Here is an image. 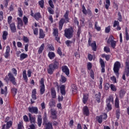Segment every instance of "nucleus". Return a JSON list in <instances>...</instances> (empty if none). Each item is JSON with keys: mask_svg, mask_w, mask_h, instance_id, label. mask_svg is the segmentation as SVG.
Returning <instances> with one entry per match:
<instances>
[{"mask_svg": "<svg viewBox=\"0 0 129 129\" xmlns=\"http://www.w3.org/2000/svg\"><path fill=\"white\" fill-rule=\"evenodd\" d=\"M69 16V12L67 11L66 13L64 14L63 17L64 19L62 18L59 22V30H62V28H63V25H64V23L67 24V23H69V18L68 17Z\"/></svg>", "mask_w": 129, "mask_h": 129, "instance_id": "nucleus-1", "label": "nucleus"}, {"mask_svg": "<svg viewBox=\"0 0 129 129\" xmlns=\"http://www.w3.org/2000/svg\"><path fill=\"white\" fill-rule=\"evenodd\" d=\"M74 33V30L73 27L70 28H67L64 30V36L67 39H71L73 37V33Z\"/></svg>", "mask_w": 129, "mask_h": 129, "instance_id": "nucleus-2", "label": "nucleus"}, {"mask_svg": "<svg viewBox=\"0 0 129 129\" xmlns=\"http://www.w3.org/2000/svg\"><path fill=\"white\" fill-rule=\"evenodd\" d=\"M129 75V60H126L125 62V71L122 76V79L125 80V76L128 77Z\"/></svg>", "mask_w": 129, "mask_h": 129, "instance_id": "nucleus-3", "label": "nucleus"}, {"mask_svg": "<svg viewBox=\"0 0 129 129\" xmlns=\"http://www.w3.org/2000/svg\"><path fill=\"white\" fill-rule=\"evenodd\" d=\"M44 81L45 80H44V78H41L39 81V89L41 95H43V94L45 93V84H44Z\"/></svg>", "mask_w": 129, "mask_h": 129, "instance_id": "nucleus-4", "label": "nucleus"}, {"mask_svg": "<svg viewBox=\"0 0 129 129\" xmlns=\"http://www.w3.org/2000/svg\"><path fill=\"white\" fill-rule=\"evenodd\" d=\"M119 68H120V62L119 61H116L114 64L113 71L117 76L119 75L118 71H119Z\"/></svg>", "mask_w": 129, "mask_h": 129, "instance_id": "nucleus-5", "label": "nucleus"}, {"mask_svg": "<svg viewBox=\"0 0 129 129\" xmlns=\"http://www.w3.org/2000/svg\"><path fill=\"white\" fill-rule=\"evenodd\" d=\"M114 40V37L112 35H111L109 36L108 40L107 41V43L108 44L111 43V46L113 49H114L115 48V46H116V41H115Z\"/></svg>", "mask_w": 129, "mask_h": 129, "instance_id": "nucleus-6", "label": "nucleus"}, {"mask_svg": "<svg viewBox=\"0 0 129 129\" xmlns=\"http://www.w3.org/2000/svg\"><path fill=\"white\" fill-rule=\"evenodd\" d=\"M8 80H9V81H10V82H11V83H12L13 85H15V86H17V84L16 81V78L14 77V75L12 74L11 73H9L8 74Z\"/></svg>", "mask_w": 129, "mask_h": 129, "instance_id": "nucleus-7", "label": "nucleus"}, {"mask_svg": "<svg viewBox=\"0 0 129 129\" xmlns=\"http://www.w3.org/2000/svg\"><path fill=\"white\" fill-rule=\"evenodd\" d=\"M61 70L63 72V73H65L66 75L67 76H68L69 74H70V71L69 70V69L68 68V67L66 66H63L61 67Z\"/></svg>", "mask_w": 129, "mask_h": 129, "instance_id": "nucleus-8", "label": "nucleus"}, {"mask_svg": "<svg viewBox=\"0 0 129 129\" xmlns=\"http://www.w3.org/2000/svg\"><path fill=\"white\" fill-rule=\"evenodd\" d=\"M28 110L29 112H31V113H35V114H37L38 113L37 107H28Z\"/></svg>", "mask_w": 129, "mask_h": 129, "instance_id": "nucleus-9", "label": "nucleus"}, {"mask_svg": "<svg viewBox=\"0 0 129 129\" xmlns=\"http://www.w3.org/2000/svg\"><path fill=\"white\" fill-rule=\"evenodd\" d=\"M55 69H56L54 68L52 64H49V67H48V69H47V73H48V74H50V75L53 74V72H54V70Z\"/></svg>", "mask_w": 129, "mask_h": 129, "instance_id": "nucleus-10", "label": "nucleus"}, {"mask_svg": "<svg viewBox=\"0 0 129 129\" xmlns=\"http://www.w3.org/2000/svg\"><path fill=\"white\" fill-rule=\"evenodd\" d=\"M11 51V47H10V46H7L6 47V51L5 53V57L6 58H9V56H10V52Z\"/></svg>", "mask_w": 129, "mask_h": 129, "instance_id": "nucleus-11", "label": "nucleus"}, {"mask_svg": "<svg viewBox=\"0 0 129 129\" xmlns=\"http://www.w3.org/2000/svg\"><path fill=\"white\" fill-rule=\"evenodd\" d=\"M18 20V29L21 30V28L23 27V20L20 18H17Z\"/></svg>", "mask_w": 129, "mask_h": 129, "instance_id": "nucleus-12", "label": "nucleus"}, {"mask_svg": "<svg viewBox=\"0 0 129 129\" xmlns=\"http://www.w3.org/2000/svg\"><path fill=\"white\" fill-rule=\"evenodd\" d=\"M37 91L36 89H34L32 90V95H31V97L33 100H36L37 99Z\"/></svg>", "mask_w": 129, "mask_h": 129, "instance_id": "nucleus-13", "label": "nucleus"}, {"mask_svg": "<svg viewBox=\"0 0 129 129\" xmlns=\"http://www.w3.org/2000/svg\"><path fill=\"white\" fill-rule=\"evenodd\" d=\"M83 114L86 116H88L89 115V109H88V106H85L83 108Z\"/></svg>", "mask_w": 129, "mask_h": 129, "instance_id": "nucleus-14", "label": "nucleus"}, {"mask_svg": "<svg viewBox=\"0 0 129 129\" xmlns=\"http://www.w3.org/2000/svg\"><path fill=\"white\" fill-rule=\"evenodd\" d=\"M10 27L13 33H16L17 32V29L16 28V25H15V23H12L10 24Z\"/></svg>", "mask_w": 129, "mask_h": 129, "instance_id": "nucleus-15", "label": "nucleus"}, {"mask_svg": "<svg viewBox=\"0 0 129 129\" xmlns=\"http://www.w3.org/2000/svg\"><path fill=\"white\" fill-rule=\"evenodd\" d=\"M100 98H101V94L100 93V92H98L95 95V99L98 103H100Z\"/></svg>", "mask_w": 129, "mask_h": 129, "instance_id": "nucleus-16", "label": "nucleus"}, {"mask_svg": "<svg viewBox=\"0 0 129 129\" xmlns=\"http://www.w3.org/2000/svg\"><path fill=\"white\" fill-rule=\"evenodd\" d=\"M39 39H44L45 38V34L44 33V31H43L42 29H39Z\"/></svg>", "mask_w": 129, "mask_h": 129, "instance_id": "nucleus-17", "label": "nucleus"}, {"mask_svg": "<svg viewBox=\"0 0 129 129\" xmlns=\"http://www.w3.org/2000/svg\"><path fill=\"white\" fill-rule=\"evenodd\" d=\"M53 61V64H52V67L55 69H58V66H59V62H58L56 59H54Z\"/></svg>", "mask_w": 129, "mask_h": 129, "instance_id": "nucleus-18", "label": "nucleus"}, {"mask_svg": "<svg viewBox=\"0 0 129 129\" xmlns=\"http://www.w3.org/2000/svg\"><path fill=\"white\" fill-rule=\"evenodd\" d=\"M113 103V97L111 95L109 96L108 98L106 100V103Z\"/></svg>", "mask_w": 129, "mask_h": 129, "instance_id": "nucleus-19", "label": "nucleus"}, {"mask_svg": "<svg viewBox=\"0 0 129 129\" xmlns=\"http://www.w3.org/2000/svg\"><path fill=\"white\" fill-rule=\"evenodd\" d=\"M29 120L31 123H35V121L36 120V118L32 116V114L29 113L28 114Z\"/></svg>", "mask_w": 129, "mask_h": 129, "instance_id": "nucleus-20", "label": "nucleus"}, {"mask_svg": "<svg viewBox=\"0 0 129 129\" xmlns=\"http://www.w3.org/2000/svg\"><path fill=\"white\" fill-rule=\"evenodd\" d=\"M60 93L62 95H65L66 94V92H65V85H62L60 86Z\"/></svg>", "mask_w": 129, "mask_h": 129, "instance_id": "nucleus-21", "label": "nucleus"}, {"mask_svg": "<svg viewBox=\"0 0 129 129\" xmlns=\"http://www.w3.org/2000/svg\"><path fill=\"white\" fill-rule=\"evenodd\" d=\"M37 123L38 126L39 127H41V125L42 124V116H41V115H39L38 116Z\"/></svg>", "mask_w": 129, "mask_h": 129, "instance_id": "nucleus-22", "label": "nucleus"}, {"mask_svg": "<svg viewBox=\"0 0 129 129\" xmlns=\"http://www.w3.org/2000/svg\"><path fill=\"white\" fill-rule=\"evenodd\" d=\"M48 56L49 57L50 60H53L55 58V53L53 52H49L48 53Z\"/></svg>", "mask_w": 129, "mask_h": 129, "instance_id": "nucleus-23", "label": "nucleus"}, {"mask_svg": "<svg viewBox=\"0 0 129 129\" xmlns=\"http://www.w3.org/2000/svg\"><path fill=\"white\" fill-rule=\"evenodd\" d=\"M87 100H88V94H84L83 98V103H86L87 102Z\"/></svg>", "mask_w": 129, "mask_h": 129, "instance_id": "nucleus-24", "label": "nucleus"}, {"mask_svg": "<svg viewBox=\"0 0 129 129\" xmlns=\"http://www.w3.org/2000/svg\"><path fill=\"white\" fill-rule=\"evenodd\" d=\"M51 94L52 98H56V91L55 90V88H52L51 89Z\"/></svg>", "mask_w": 129, "mask_h": 129, "instance_id": "nucleus-25", "label": "nucleus"}, {"mask_svg": "<svg viewBox=\"0 0 129 129\" xmlns=\"http://www.w3.org/2000/svg\"><path fill=\"white\" fill-rule=\"evenodd\" d=\"M72 92L74 93V94H75V93H77V87H76V85L75 84L72 85Z\"/></svg>", "mask_w": 129, "mask_h": 129, "instance_id": "nucleus-26", "label": "nucleus"}, {"mask_svg": "<svg viewBox=\"0 0 129 129\" xmlns=\"http://www.w3.org/2000/svg\"><path fill=\"white\" fill-rule=\"evenodd\" d=\"M106 110L107 111H109L112 109V107L111 106V104L109 103H106V107L105 108Z\"/></svg>", "mask_w": 129, "mask_h": 129, "instance_id": "nucleus-27", "label": "nucleus"}, {"mask_svg": "<svg viewBox=\"0 0 129 129\" xmlns=\"http://www.w3.org/2000/svg\"><path fill=\"white\" fill-rule=\"evenodd\" d=\"M115 107H116V108H119V100H118L117 97H116L115 100Z\"/></svg>", "mask_w": 129, "mask_h": 129, "instance_id": "nucleus-28", "label": "nucleus"}, {"mask_svg": "<svg viewBox=\"0 0 129 129\" xmlns=\"http://www.w3.org/2000/svg\"><path fill=\"white\" fill-rule=\"evenodd\" d=\"M125 94V91L124 90H121L119 92V96L120 98H122Z\"/></svg>", "mask_w": 129, "mask_h": 129, "instance_id": "nucleus-29", "label": "nucleus"}, {"mask_svg": "<svg viewBox=\"0 0 129 129\" xmlns=\"http://www.w3.org/2000/svg\"><path fill=\"white\" fill-rule=\"evenodd\" d=\"M55 100H54L53 99H51L49 101V106H50V107H55Z\"/></svg>", "mask_w": 129, "mask_h": 129, "instance_id": "nucleus-30", "label": "nucleus"}, {"mask_svg": "<svg viewBox=\"0 0 129 129\" xmlns=\"http://www.w3.org/2000/svg\"><path fill=\"white\" fill-rule=\"evenodd\" d=\"M44 48H45V44L42 43L38 50V54H41L42 52H43V50H44Z\"/></svg>", "mask_w": 129, "mask_h": 129, "instance_id": "nucleus-31", "label": "nucleus"}, {"mask_svg": "<svg viewBox=\"0 0 129 129\" xmlns=\"http://www.w3.org/2000/svg\"><path fill=\"white\" fill-rule=\"evenodd\" d=\"M32 28L33 30L34 35H35V36H38V28H35V27H34V26H32Z\"/></svg>", "mask_w": 129, "mask_h": 129, "instance_id": "nucleus-32", "label": "nucleus"}, {"mask_svg": "<svg viewBox=\"0 0 129 129\" xmlns=\"http://www.w3.org/2000/svg\"><path fill=\"white\" fill-rule=\"evenodd\" d=\"M26 58H28V54L23 53L20 55L21 61H22V60H24V59H26Z\"/></svg>", "mask_w": 129, "mask_h": 129, "instance_id": "nucleus-33", "label": "nucleus"}, {"mask_svg": "<svg viewBox=\"0 0 129 129\" xmlns=\"http://www.w3.org/2000/svg\"><path fill=\"white\" fill-rule=\"evenodd\" d=\"M102 58H105L106 61H109L110 59V56L109 55H106L105 54H103L101 55Z\"/></svg>", "mask_w": 129, "mask_h": 129, "instance_id": "nucleus-34", "label": "nucleus"}, {"mask_svg": "<svg viewBox=\"0 0 129 129\" xmlns=\"http://www.w3.org/2000/svg\"><path fill=\"white\" fill-rule=\"evenodd\" d=\"M13 125V121H9L8 122H7L6 124V129H9L11 126Z\"/></svg>", "mask_w": 129, "mask_h": 129, "instance_id": "nucleus-35", "label": "nucleus"}, {"mask_svg": "<svg viewBox=\"0 0 129 129\" xmlns=\"http://www.w3.org/2000/svg\"><path fill=\"white\" fill-rule=\"evenodd\" d=\"M60 81L61 82V83H65V82L67 81V78H66V77H65L64 76L61 75Z\"/></svg>", "mask_w": 129, "mask_h": 129, "instance_id": "nucleus-36", "label": "nucleus"}, {"mask_svg": "<svg viewBox=\"0 0 129 129\" xmlns=\"http://www.w3.org/2000/svg\"><path fill=\"white\" fill-rule=\"evenodd\" d=\"M50 113L52 115H57V111L56 109L54 108L50 109Z\"/></svg>", "mask_w": 129, "mask_h": 129, "instance_id": "nucleus-37", "label": "nucleus"}, {"mask_svg": "<svg viewBox=\"0 0 129 129\" xmlns=\"http://www.w3.org/2000/svg\"><path fill=\"white\" fill-rule=\"evenodd\" d=\"M91 46L93 51H96V42L95 41H93V42L91 44Z\"/></svg>", "mask_w": 129, "mask_h": 129, "instance_id": "nucleus-38", "label": "nucleus"}, {"mask_svg": "<svg viewBox=\"0 0 129 129\" xmlns=\"http://www.w3.org/2000/svg\"><path fill=\"white\" fill-rule=\"evenodd\" d=\"M23 78H24L25 81H26V82H28V78L27 77V73H26V71H23Z\"/></svg>", "mask_w": 129, "mask_h": 129, "instance_id": "nucleus-39", "label": "nucleus"}, {"mask_svg": "<svg viewBox=\"0 0 129 129\" xmlns=\"http://www.w3.org/2000/svg\"><path fill=\"white\" fill-rule=\"evenodd\" d=\"M109 6H110V1L106 0V4L105 5V9H106V10H108V8H109Z\"/></svg>", "mask_w": 129, "mask_h": 129, "instance_id": "nucleus-40", "label": "nucleus"}, {"mask_svg": "<svg viewBox=\"0 0 129 129\" xmlns=\"http://www.w3.org/2000/svg\"><path fill=\"white\" fill-rule=\"evenodd\" d=\"M96 119H97V121L99 122V123H102V115H100L99 116H97Z\"/></svg>", "mask_w": 129, "mask_h": 129, "instance_id": "nucleus-41", "label": "nucleus"}, {"mask_svg": "<svg viewBox=\"0 0 129 129\" xmlns=\"http://www.w3.org/2000/svg\"><path fill=\"white\" fill-rule=\"evenodd\" d=\"M41 18V14L40 13H36L34 15V18L35 20H38Z\"/></svg>", "mask_w": 129, "mask_h": 129, "instance_id": "nucleus-42", "label": "nucleus"}, {"mask_svg": "<svg viewBox=\"0 0 129 129\" xmlns=\"http://www.w3.org/2000/svg\"><path fill=\"white\" fill-rule=\"evenodd\" d=\"M43 122L44 123H46L48 122V118H47V113L46 112L44 113V116H43Z\"/></svg>", "mask_w": 129, "mask_h": 129, "instance_id": "nucleus-43", "label": "nucleus"}, {"mask_svg": "<svg viewBox=\"0 0 129 129\" xmlns=\"http://www.w3.org/2000/svg\"><path fill=\"white\" fill-rule=\"evenodd\" d=\"M100 64H101V68H105V64L104 63V61H103L102 58L100 59Z\"/></svg>", "mask_w": 129, "mask_h": 129, "instance_id": "nucleus-44", "label": "nucleus"}, {"mask_svg": "<svg viewBox=\"0 0 129 129\" xmlns=\"http://www.w3.org/2000/svg\"><path fill=\"white\" fill-rule=\"evenodd\" d=\"M98 24V22H96L95 23V29H96V30H97V31H100L101 30V28H100V27L99 26H97V25Z\"/></svg>", "mask_w": 129, "mask_h": 129, "instance_id": "nucleus-45", "label": "nucleus"}, {"mask_svg": "<svg viewBox=\"0 0 129 129\" xmlns=\"http://www.w3.org/2000/svg\"><path fill=\"white\" fill-rule=\"evenodd\" d=\"M53 35L54 36V37L59 36V33H58V29H53Z\"/></svg>", "mask_w": 129, "mask_h": 129, "instance_id": "nucleus-46", "label": "nucleus"}, {"mask_svg": "<svg viewBox=\"0 0 129 129\" xmlns=\"http://www.w3.org/2000/svg\"><path fill=\"white\" fill-rule=\"evenodd\" d=\"M45 124L46 125V127H48L49 128H52V127H53V126L52 125V123L50 122H47L46 123H45Z\"/></svg>", "mask_w": 129, "mask_h": 129, "instance_id": "nucleus-47", "label": "nucleus"}, {"mask_svg": "<svg viewBox=\"0 0 129 129\" xmlns=\"http://www.w3.org/2000/svg\"><path fill=\"white\" fill-rule=\"evenodd\" d=\"M110 89L112 91H116V88L115 87V86L113 84H111L110 85Z\"/></svg>", "mask_w": 129, "mask_h": 129, "instance_id": "nucleus-48", "label": "nucleus"}, {"mask_svg": "<svg viewBox=\"0 0 129 129\" xmlns=\"http://www.w3.org/2000/svg\"><path fill=\"white\" fill-rule=\"evenodd\" d=\"M7 36H8V32L4 31L3 35V40H7Z\"/></svg>", "mask_w": 129, "mask_h": 129, "instance_id": "nucleus-49", "label": "nucleus"}, {"mask_svg": "<svg viewBox=\"0 0 129 129\" xmlns=\"http://www.w3.org/2000/svg\"><path fill=\"white\" fill-rule=\"evenodd\" d=\"M39 5L40 8L43 9V8H44V0H41L40 1H39Z\"/></svg>", "mask_w": 129, "mask_h": 129, "instance_id": "nucleus-50", "label": "nucleus"}, {"mask_svg": "<svg viewBox=\"0 0 129 129\" xmlns=\"http://www.w3.org/2000/svg\"><path fill=\"white\" fill-rule=\"evenodd\" d=\"M120 112H119V109H117L116 110V115L117 119H119V116H120Z\"/></svg>", "mask_w": 129, "mask_h": 129, "instance_id": "nucleus-51", "label": "nucleus"}, {"mask_svg": "<svg viewBox=\"0 0 129 129\" xmlns=\"http://www.w3.org/2000/svg\"><path fill=\"white\" fill-rule=\"evenodd\" d=\"M48 48L49 51H54L55 50V49L54 48V47H53V45H52V44H48Z\"/></svg>", "mask_w": 129, "mask_h": 129, "instance_id": "nucleus-52", "label": "nucleus"}, {"mask_svg": "<svg viewBox=\"0 0 129 129\" xmlns=\"http://www.w3.org/2000/svg\"><path fill=\"white\" fill-rule=\"evenodd\" d=\"M72 43H73V41L70 40H67L66 41V44L68 47H69L71 45V44H72Z\"/></svg>", "mask_w": 129, "mask_h": 129, "instance_id": "nucleus-53", "label": "nucleus"}, {"mask_svg": "<svg viewBox=\"0 0 129 129\" xmlns=\"http://www.w3.org/2000/svg\"><path fill=\"white\" fill-rule=\"evenodd\" d=\"M48 4L51 9H54V4H53V1L52 0H49L48 1Z\"/></svg>", "mask_w": 129, "mask_h": 129, "instance_id": "nucleus-54", "label": "nucleus"}, {"mask_svg": "<svg viewBox=\"0 0 129 129\" xmlns=\"http://www.w3.org/2000/svg\"><path fill=\"white\" fill-rule=\"evenodd\" d=\"M48 12L50 14V15H54V10L52 9L51 8H48Z\"/></svg>", "mask_w": 129, "mask_h": 129, "instance_id": "nucleus-55", "label": "nucleus"}, {"mask_svg": "<svg viewBox=\"0 0 129 129\" xmlns=\"http://www.w3.org/2000/svg\"><path fill=\"white\" fill-rule=\"evenodd\" d=\"M82 12L84 15H87V10H86L84 6L82 7Z\"/></svg>", "mask_w": 129, "mask_h": 129, "instance_id": "nucleus-56", "label": "nucleus"}, {"mask_svg": "<svg viewBox=\"0 0 129 129\" xmlns=\"http://www.w3.org/2000/svg\"><path fill=\"white\" fill-rule=\"evenodd\" d=\"M118 20L119 22H121V21L122 20V17H121V14L119 12H118Z\"/></svg>", "mask_w": 129, "mask_h": 129, "instance_id": "nucleus-57", "label": "nucleus"}, {"mask_svg": "<svg viewBox=\"0 0 129 129\" xmlns=\"http://www.w3.org/2000/svg\"><path fill=\"white\" fill-rule=\"evenodd\" d=\"M11 91L12 93L14 94V96H15V95H16V94H17V91H18V89H17V88H13L12 89Z\"/></svg>", "mask_w": 129, "mask_h": 129, "instance_id": "nucleus-58", "label": "nucleus"}, {"mask_svg": "<svg viewBox=\"0 0 129 129\" xmlns=\"http://www.w3.org/2000/svg\"><path fill=\"white\" fill-rule=\"evenodd\" d=\"M23 22L24 23V25H27V24H28V18H27V17H23Z\"/></svg>", "mask_w": 129, "mask_h": 129, "instance_id": "nucleus-59", "label": "nucleus"}, {"mask_svg": "<svg viewBox=\"0 0 129 129\" xmlns=\"http://www.w3.org/2000/svg\"><path fill=\"white\" fill-rule=\"evenodd\" d=\"M104 51L106 52V53H109V52H110V49H109V47L105 46L104 48Z\"/></svg>", "mask_w": 129, "mask_h": 129, "instance_id": "nucleus-60", "label": "nucleus"}, {"mask_svg": "<svg viewBox=\"0 0 129 129\" xmlns=\"http://www.w3.org/2000/svg\"><path fill=\"white\" fill-rule=\"evenodd\" d=\"M110 87V85L108 83H106L105 85V90H108L109 89V88Z\"/></svg>", "mask_w": 129, "mask_h": 129, "instance_id": "nucleus-61", "label": "nucleus"}, {"mask_svg": "<svg viewBox=\"0 0 129 129\" xmlns=\"http://www.w3.org/2000/svg\"><path fill=\"white\" fill-rule=\"evenodd\" d=\"M125 39L126 41H128L129 40V35L128 33L127 32V30H125Z\"/></svg>", "mask_w": 129, "mask_h": 129, "instance_id": "nucleus-62", "label": "nucleus"}, {"mask_svg": "<svg viewBox=\"0 0 129 129\" xmlns=\"http://www.w3.org/2000/svg\"><path fill=\"white\" fill-rule=\"evenodd\" d=\"M90 76L92 79H94V72L92 70L90 71Z\"/></svg>", "mask_w": 129, "mask_h": 129, "instance_id": "nucleus-63", "label": "nucleus"}, {"mask_svg": "<svg viewBox=\"0 0 129 129\" xmlns=\"http://www.w3.org/2000/svg\"><path fill=\"white\" fill-rule=\"evenodd\" d=\"M29 127L31 129H36V124H31L29 125Z\"/></svg>", "mask_w": 129, "mask_h": 129, "instance_id": "nucleus-64", "label": "nucleus"}]
</instances>
